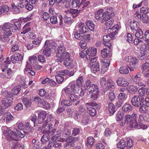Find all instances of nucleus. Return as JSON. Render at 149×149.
<instances>
[{"label":"nucleus","mask_w":149,"mask_h":149,"mask_svg":"<svg viewBox=\"0 0 149 149\" xmlns=\"http://www.w3.org/2000/svg\"><path fill=\"white\" fill-rule=\"evenodd\" d=\"M21 23V21H18L15 22L13 24L9 23H5L2 27L3 31L0 36L1 39L5 41L8 37L12 35V32H14L17 30H19Z\"/></svg>","instance_id":"obj_1"},{"label":"nucleus","mask_w":149,"mask_h":149,"mask_svg":"<svg viewBox=\"0 0 149 149\" xmlns=\"http://www.w3.org/2000/svg\"><path fill=\"white\" fill-rule=\"evenodd\" d=\"M120 23H118L114 26L112 29H110V33L109 35L104 36L103 37V42L104 45L110 48L111 46L110 40L111 39H113L117 33L118 30L120 28Z\"/></svg>","instance_id":"obj_2"},{"label":"nucleus","mask_w":149,"mask_h":149,"mask_svg":"<svg viewBox=\"0 0 149 149\" xmlns=\"http://www.w3.org/2000/svg\"><path fill=\"white\" fill-rule=\"evenodd\" d=\"M138 116L136 113L133 112L131 115H127L125 116V123L129 124V126L131 128H137L139 127V124L137 121Z\"/></svg>","instance_id":"obj_3"},{"label":"nucleus","mask_w":149,"mask_h":149,"mask_svg":"<svg viewBox=\"0 0 149 149\" xmlns=\"http://www.w3.org/2000/svg\"><path fill=\"white\" fill-rule=\"evenodd\" d=\"M86 58L88 62L92 61H96V58L95 57L97 53L96 48L90 47L86 50Z\"/></svg>","instance_id":"obj_4"},{"label":"nucleus","mask_w":149,"mask_h":149,"mask_svg":"<svg viewBox=\"0 0 149 149\" xmlns=\"http://www.w3.org/2000/svg\"><path fill=\"white\" fill-rule=\"evenodd\" d=\"M14 132L13 131H3V133L6 136L12 137V140L14 139V138H17V136L20 138H23L25 136V133L24 131H16Z\"/></svg>","instance_id":"obj_5"},{"label":"nucleus","mask_w":149,"mask_h":149,"mask_svg":"<svg viewBox=\"0 0 149 149\" xmlns=\"http://www.w3.org/2000/svg\"><path fill=\"white\" fill-rule=\"evenodd\" d=\"M62 93L65 97L73 102L78 99L77 95L72 94V91L69 88H66L63 89Z\"/></svg>","instance_id":"obj_6"},{"label":"nucleus","mask_w":149,"mask_h":149,"mask_svg":"<svg viewBox=\"0 0 149 149\" xmlns=\"http://www.w3.org/2000/svg\"><path fill=\"white\" fill-rule=\"evenodd\" d=\"M132 81L138 86H145L146 85L143 81L141 72H139L134 76L131 77Z\"/></svg>","instance_id":"obj_7"},{"label":"nucleus","mask_w":149,"mask_h":149,"mask_svg":"<svg viewBox=\"0 0 149 149\" xmlns=\"http://www.w3.org/2000/svg\"><path fill=\"white\" fill-rule=\"evenodd\" d=\"M97 104L94 102L87 103L86 104L87 111L88 113L91 116H94L96 114V111L93 107L96 106Z\"/></svg>","instance_id":"obj_8"},{"label":"nucleus","mask_w":149,"mask_h":149,"mask_svg":"<svg viewBox=\"0 0 149 149\" xmlns=\"http://www.w3.org/2000/svg\"><path fill=\"white\" fill-rule=\"evenodd\" d=\"M65 48L63 45H60L58 47L56 54V60L58 62L62 61L63 59V55L65 52Z\"/></svg>","instance_id":"obj_9"},{"label":"nucleus","mask_w":149,"mask_h":149,"mask_svg":"<svg viewBox=\"0 0 149 149\" xmlns=\"http://www.w3.org/2000/svg\"><path fill=\"white\" fill-rule=\"evenodd\" d=\"M12 97L3 98L1 101V107L2 109H5L11 106L12 104Z\"/></svg>","instance_id":"obj_10"},{"label":"nucleus","mask_w":149,"mask_h":149,"mask_svg":"<svg viewBox=\"0 0 149 149\" xmlns=\"http://www.w3.org/2000/svg\"><path fill=\"white\" fill-rule=\"evenodd\" d=\"M104 16L101 21L102 23L104 22L106 20L109 19L114 15L112 8L111 7L108 8L107 11L104 12Z\"/></svg>","instance_id":"obj_11"},{"label":"nucleus","mask_w":149,"mask_h":149,"mask_svg":"<svg viewBox=\"0 0 149 149\" xmlns=\"http://www.w3.org/2000/svg\"><path fill=\"white\" fill-rule=\"evenodd\" d=\"M75 28L76 30L81 34L87 33L88 31V28L83 23L81 22L77 24Z\"/></svg>","instance_id":"obj_12"},{"label":"nucleus","mask_w":149,"mask_h":149,"mask_svg":"<svg viewBox=\"0 0 149 149\" xmlns=\"http://www.w3.org/2000/svg\"><path fill=\"white\" fill-rule=\"evenodd\" d=\"M89 66L91 67V71L92 72L95 73L97 71H99L100 68L99 64L98 62L93 61H89Z\"/></svg>","instance_id":"obj_13"},{"label":"nucleus","mask_w":149,"mask_h":149,"mask_svg":"<svg viewBox=\"0 0 149 149\" xmlns=\"http://www.w3.org/2000/svg\"><path fill=\"white\" fill-rule=\"evenodd\" d=\"M100 61L102 63L101 68L102 72L103 73L105 72L108 69V67L109 65V61L107 59H102Z\"/></svg>","instance_id":"obj_14"},{"label":"nucleus","mask_w":149,"mask_h":149,"mask_svg":"<svg viewBox=\"0 0 149 149\" xmlns=\"http://www.w3.org/2000/svg\"><path fill=\"white\" fill-rule=\"evenodd\" d=\"M139 98H138V96H134L132 98L131 102L132 105L136 107H139V105H141L142 103L144 102V100L141 101L140 100Z\"/></svg>","instance_id":"obj_15"},{"label":"nucleus","mask_w":149,"mask_h":149,"mask_svg":"<svg viewBox=\"0 0 149 149\" xmlns=\"http://www.w3.org/2000/svg\"><path fill=\"white\" fill-rule=\"evenodd\" d=\"M6 73L7 76L1 73L0 76L1 77L5 79L6 80L9 79H10L14 75L13 71L10 68L7 70L6 71Z\"/></svg>","instance_id":"obj_16"},{"label":"nucleus","mask_w":149,"mask_h":149,"mask_svg":"<svg viewBox=\"0 0 149 149\" xmlns=\"http://www.w3.org/2000/svg\"><path fill=\"white\" fill-rule=\"evenodd\" d=\"M138 122L139 123L143 122H149V114L146 113L144 115L140 114L139 115Z\"/></svg>","instance_id":"obj_17"},{"label":"nucleus","mask_w":149,"mask_h":149,"mask_svg":"<svg viewBox=\"0 0 149 149\" xmlns=\"http://www.w3.org/2000/svg\"><path fill=\"white\" fill-rule=\"evenodd\" d=\"M47 113L44 111H41L38 114V124H41L45 120L46 117Z\"/></svg>","instance_id":"obj_18"},{"label":"nucleus","mask_w":149,"mask_h":149,"mask_svg":"<svg viewBox=\"0 0 149 149\" xmlns=\"http://www.w3.org/2000/svg\"><path fill=\"white\" fill-rule=\"evenodd\" d=\"M23 59L22 56L21 54L19 53L16 54L14 55H12L11 57V61L13 63H15V62L16 61H21Z\"/></svg>","instance_id":"obj_19"},{"label":"nucleus","mask_w":149,"mask_h":149,"mask_svg":"<svg viewBox=\"0 0 149 149\" xmlns=\"http://www.w3.org/2000/svg\"><path fill=\"white\" fill-rule=\"evenodd\" d=\"M31 69V65L28 62H27L25 69L24 72L26 74L28 73L31 76H34L35 74V72Z\"/></svg>","instance_id":"obj_20"},{"label":"nucleus","mask_w":149,"mask_h":149,"mask_svg":"<svg viewBox=\"0 0 149 149\" xmlns=\"http://www.w3.org/2000/svg\"><path fill=\"white\" fill-rule=\"evenodd\" d=\"M65 12L67 15H71L73 17H75L78 15L79 11L78 10L71 9L65 11Z\"/></svg>","instance_id":"obj_21"},{"label":"nucleus","mask_w":149,"mask_h":149,"mask_svg":"<svg viewBox=\"0 0 149 149\" xmlns=\"http://www.w3.org/2000/svg\"><path fill=\"white\" fill-rule=\"evenodd\" d=\"M98 86L96 85L92 84L90 86L87 90L90 94H92L98 93Z\"/></svg>","instance_id":"obj_22"},{"label":"nucleus","mask_w":149,"mask_h":149,"mask_svg":"<svg viewBox=\"0 0 149 149\" xmlns=\"http://www.w3.org/2000/svg\"><path fill=\"white\" fill-rule=\"evenodd\" d=\"M130 27L132 31H136L137 29L140 27V24L137 21L133 20L130 23Z\"/></svg>","instance_id":"obj_23"},{"label":"nucleus","mask_w":149,"mask_h":149,"mask_svg":"<svg viewBox=\"0 0 149 149\" xmlns=\"http://www.w3.org/2000/svg\"><path fill=\"white\" fill-rule=\"evenodd\" d=\"M103 9H100L95 12V18L97 20L103 18L104 16V12L103 13Z\"/></svg>","instance_id":"obj_24"},{"label":"nucleus","mask_w":149,"mask_h":149,"mask_svg":"<svg viewBox=\"0 0 149 149\" xmlns=\"http://www.w3.org/2000/svg\"><path fill=\"white\" fill-rule=\"evenodd\" d=\"M117 84L120 86H126L128 84L127 80L123 78H119L116 81Z\"/></svg>","instance_id":"obj_25"},{"label":"nucleus","mask_w":149,"mask_h":149,"mask_svg":"<svg viewBox=\"0 0 149 149\" xmlns=\"http://www.w3.org/2000/svg\"><path fill=\"white\" fill-rule=\"evenodd\" d=\"M146 89L144 87H141L138 90L139 95H138V98L140 99V100L141 101H143L144 100V96L145 94Z\"/></svg>","instance_id":"obj_26"},{"label":"nucleus","mask_w":149,"mask_h":149,"mask_svg":"<svg viewBox=\"0 0 149 149\" xmlns=\"http://www.w3.org/2000/svg\"><path fill=\"white\" fill-rule=\"evenodd\" d=\"M10 140L13 142H12V143L10 144V147L11 149H15L19 145V143L17 142L18 139L14 138V139L12 140V137H9Z\"/></svg>","instance_id":"obj_27"},{"label":"nucleus","mask_w":149,"mask_h":149,"mask_svg":"<svg viewBox=\"0 0 149 149\" xmlns=\"http://www.w3.org/2000/svg\"><path fill=\"white\" fill-rule=\"evenodd\" d=\"M86 0H82V1L80 3L79 0H73L72 2V7L73 8H75L78 7L79 8L85 2Z\"/></svg>","instance_id":"obj_28"},{"label":"nucleus","mask_w":149,"mask_h":149,"mask_svg":"<svg viewBox=\"0 0 149 149\" xmlns=\"http://www.w3.org/2000/svg\"><path fill=\"white\" fill-rule=\"evenodd\" d=\"M65 66L68 68H73L74 65L73 64V61L71 58H66L64 61Z\"/></svg>","instance_id":"obj_29"},{"label":"nucleus","mask_w":149,"mask_h":149,"mask_svg":"<svg viewBox=\"0 0 149 149\" xmlns=\"http://www.w3.org/2000/svg\"><path fill=\"white\" fill-rule=\"evenodd\" d=\"M75 73V72L74 70L69 72L68 70H64L59 71L58 73L59 74H61L63 75H67L68 76L70 77L73 76Z\"/></svg>","instance_id":"obj_30"},{"label":"nucleus","mask_w":149,"mask_h":149,"mask_svg":"<svg viewBox=\"0 0 149 149\" xmlns=\"http://www.w3.org/2000/svg\"><path fill=\"white\" fill-rule=\"evenodd\" d=\"M50 131H45V132H43L42 133H44L45 135H43L41 137V141L42 143H44L45 142L48 141L49 140V134Z\"/></svg>","instance_id":"obj_31"},{"label":"nucleus","mask_w":149,"mask_h":149,"mask_svg":"<svg viewBox=\"0 0 149 149\" xmlns=\"http://www.w3.org/2000/svg\"><path fill=\"white\" fill-rule=\"evenodd\" d=\"M133 107L132 105L129 104L125 103L122 107V109L124 112H128L132 111Z\"/></svg>","instance_id":"obj_32"},{"label":"nucleus","mask_w":149,"mask_h":149,"mask_svg":"<svg viewBox=\"0 0 149 149\" xmlns=\"http://www.w3.org/2000/svg\"><path fill=\"white\" fill-rule=\"evenodd\" d=\"M107 109L109 113L113 115L116 111L115 106L113 103H109L108 104Z\"/></svg>","instance_id":"obj_33"},{"label":"nucleus","mask_w":149,"mask_h":149,"mask_svg":"<svg viewBox=\"0 0 149 149\" xmlns=\"http://www.w3.org/2000/svg\"><path fill=\"white\" fill-rule=\"evenodd\" d=\"M117 147L120 149H123L124 148H126V144L123 140H121L117 143Z\"/></svg>","instance_id":"obj_34"},{"label":"nucleus","mask_w":149,"mask_h":149,"mask_svg":"<svg viewBox=\"0 0 149 149\" xmlns=\"http://www.w3.org/2000/svg\"><path fill=\"white\" fill-rule=\"evenodd\" d=\"M86 24L88 29H89L91 31H94L95 26L93 21L89 20L86 22Z\"/></svg>","instance_id":"obj_35"},{"label":"nucleus","mask_w":149,"mask_h":149,"mask_svg":"<svg viewBox=\"0 0 149 149\" xmlns=\"http://www.w3.org/2000/svg\"><path fill=\"white\" fill-rule=\"evenodd\" d=\"M139 108V112L141 113H144L146 112L148 110V107L144 104L142 103Z\"/></svg>","instance_id":"obj_36"},{"label":"nucleus","mask_w":149,"mask_h":149,"mask_svg":"<svg viewBox=\"0 0 149 149\" xmlns=\"http://www.w3.org/2000/svg\"><path fill=\"white\" fill-rule=\"evenodd\" d=\"M58 71L56 72V75H55V78L56 81L58 84H61L64 80V78L62 76H63L62 74H59L58 73Z\"/></svg>","instance_id":"obj_37"},{"label":"nucleus","mask_w":149,"mask_h":149,"mask_svg":"<svg viewBox=\"0 0 149 149\" xmlns=\"http://www.w3.org/2000/svg\"><path fill=\"white\" fill-rule=\"evenodd\" d=\"M109 54V51L107 48H104L101 51V56L103 58H106Z\"/></svg>","instance_id":"obj_38"},{"label":"nucleus","mask_w":149,"mask_h":149,"mask_svg":"<svg viewBox=\"0 0 149 149\" xmlns=\"http://www.w3.org/2000/svg\"><path fill=\"white\" fill-rule=\"evenodd\" d=\"M135 34L136 37L140 38H142L143 37V32L141 29H137Z\"/></svg>","instance_id":"obj_39"},{"label":"nucleus","mask_w":149,"mask_h":149,"mask_svg":"<svg viewBox=\"0 0 149 149\" xmlns=\"http://www.w3.org/2000/svg\"><path fill=\"white\" fill-rule=\"evenodd\" d=\"M124 114L122 111H118L116 114V120L118 121H121L124 116Z\"/></svg>","instance_id":"obj_40"},{"label":"nucleus","mask_w":149,"mask_h":149,"mask_svg":"<svg viewBox=\"0 0 149 149\" xmlns=\"http://www.w3.org/2000/svg\"><path fill=\"white\" fill-rule=\"evenodd\" d=\"M87 142L86 143V146L90 148L91 146L93 145L94 142L95 140L92 137L90 136L87 138Z\"/></svg>","instance_id":"obj_41"},{"label":"nucleus","mask_w":149,"mask_h":149,"mask_svg":"<svg viewBox=\"0 0 149 149\" xmlns=\"http://www.w3.org/2000/svg\"><path fill=\"white\" fill-rule=\"evenodd\" d=\"M30 23H27L24 26L22 29V31L21 32V34H25L30 30L31 28L29 25Z\"/></svg>","instance_id":"obj_42"},{"label":"nucleus","mask_w":149,"mask_h":149,"mask_svg":"<svg viewBox=\"0 0 149 149\" xmlns=\"http://www.w3.org/2000/svg\"><path fill=\"white\" fill-rule=\"evenodd\" d=\"M6 115V120L7 123L13 120L14 119V117L10 113H7L6 114H4V115H3L2 117L4 118V116L6 117L5 115Z\"/></svg>","instance_id":"obj_43"},{"label":"nucleus","mask_w":149,"mask_h":149,"mask_svg":"<svg viewBox=\"0 0 149 149\" xmlns=\"http://www.w3.org/2000/svg\"><path fill=\"white\" fill-rule=\"evenodd\" d=\"M140 54L141 57L140 58L141 60L143 59L148 54V52L146 50L142 48H140Z\"/></svg>","instance_id":"obj_44"},{"label":"nucleus","mask_w":149,"mask_h":149,"mask_svg":"<svg viewBox=\"0 0 149 149\" xmlns=\"http://www.w3.org/2000/svg\"><path fill=\"white\" fill-rule=\"evenodd\" d=\"M126 149H130L133 145V142L132 139L130 138H127L126 141Z\"/></svg>","instance_id":"obj_45"},{"label":"nucleus","mask_w":149,"mask_h":149,"mask_svg":"<svg viewBox=\"0 0 149 149\" xmlns=\"http://www.w3.org/2000/svg\"><path fill=\"white\" fill-rule=\"evenodd\" d=\"M108 95L109 100L111 101H113L116 97L115 95L113 90H110L109 91Z\"/></svg>","instance_id":"obj_46"},{"label":"nucleus","mask_w":149,"mask_h":149,"mask_svg":"<svg viewBox=\"0 0 149 149\" xmlns=\"http://www.w3.org/2000/svg\"><path fill=\"white\" fill-rule=\"evenodd\" d=\"M70 87L71 88L73 92H74L76 93H78L79 89L78 88V90H76V85L73 82H71L69 84Z\"/></svg>","instance_id":"obj_47"},{"label":"nucleus","mask_w":149,"mask_h":149,"mask_svg":"<svg viewBox=\"0 0 149 149\" xmlns=\"http://www.w3.org/2000/svg\"><path fill=\"white\" fill-rule=\"evenodd\" d=\"M21 87L20 85H17L14 87L12 90V91L13 92V94L15 95H17L19 92Z\"/></svg>","instance_id":"obj_48"},{"label":"nucleus","mask_w":149,"mask_h":149,"mask_svg":"<svg viewBox=\"0 0 149 149\" xmlns=\"http://www.w3.org/2000/svg\"><path fill=\"white\" fill-rule=\"evenodd\" d=\"M121 74H127L129 72L128 68L125 66H122L119 70Z\"/></svg>","instance_id":"obj_49"},{"label":"nucleus","mask_w":149,"mask_h":149,"mask_svg":"<svg viewBox=\"0 0 149 149\" xmlns=\"http://www.w3.org/2000/svg\"><path fill=\"white\" fill-rule=\"evenodd\" d=\"M142 70L143 72L149 71V63L146 62L142 66Z\"/></svg>","instance_id":"obj_50"},{"label":"nucleus","mask_w":149,"mask_h":149,"mask_svg":"<svg viewBox=\"0 0 149 149\" xmlns=\"http://www.w3.org/2000/svg\"><path fill=\"white\" fill-rule=\"evenodd\" d=\"M138 62V60L136 58L131 57L129 60L130 65H135Z\"/></svg>","instance_id":"obj_51"},{"label":"nucleus","mask_w":149,"mask_h":149,"mask_svg":"<svg viewBox=\"0 0 149 149\" xmlns=\"http://www.w3.org/2000/svg\"><path fill=\"white\" fill-rule=\"evenodd\" d=\"M23 102L24 105L27 107H29L31 105V103L30 100H28L26 98H24L23 99Z\"/></svg>","instance_id":"obj_52"},{"label":"nucleus","mask_w":149,"mask_h":149,"mask_svg":"<svg viewBox=\"0 0 149 149\" xmlns=\"http://www.w3.org/2000/svg\"><path fill=\"white\" fill-rule=\"evenodd\" d=\"M83 79V77L81 76V77H79L77 79V85L78 87V88H79L81 86L84 81Z\"/></svg>","instance_id":"obj_53"},{"label":"nucleus","mask_w":149,"mask_h":149,"mask_svg":"<svg viewBox=\"0 0 149 149\" xmlns=\"http://www.w3.org/2000/svg\"><path fill=\"white\" fill-rule=\"evenodd\" d=\"M138 90V87L137 86L131 85L129 87V91L130 92H132L133 93H135Z\"/></svg>","instance_id":"obj_54"},{"label":"nucleus","mask_w":149,"mask_h":149,"mask_svg":"<svg viewBox=\"0 0 149 149\" xmlns=\"http://www.w3.org/2000/svg\"><path fill=\"white\" fill-rule=\"evenodd\" d=\"M12 9L14 13L15 14H18L20 13V10L17 8L14 3H12L11 4Z\"/></svg>","instance_id":"obj_55"},{"label":"nucleus","mask_w":149,"mask_h":149,"mask_svg":"<svg viewBox=\"0 0 149 149\" xmlns=\"http://www.w3.org/2000/svg\"><path fill=\"white\" fill-rule=\"evenodd\" d=\"M72 101L67 100H63L61 101L62 105L69 106L72 104Z\"/></svg>","instance_id":"obj_56"},{"label":"nucleus","mask_w":149,"mask_h":149,"mask_svg":"<svg viewBox=\"0 0 149 149\" xmlns=\"http://www.w3.org/2000/svg\"><path fill=\"white\" fill-rule=\"evenodd\" d=\"M8 65L7 64L5 63H2L0 65V67H1V69L3 72L6 71L7 70L9 69L8 68Z\"/></svg>","instance_id":"obj_57"},{"label":"nucleus","mask_w":149,"mask_h":149,"mask_svg":"<svg viewBox=\"0 0 149 149\" xmlns=\"http://www.w3.org/2000/svg\"><path fill=\"white\" fill-rule=\"evenodd\" d=\"M50 21L51 23L53 24H55L58 23L57 17L55 15L50 17Z\"/></svg>","instance_id":"obj_58"},{"label":"nucleus","mask_w":149,"mask_h":149,"mask_svg":"<svg viewBox=\"0 0 149 149\" xmlns=\"http://www.w3.org/2000/svg\"><path fill=\"white\" fill-rule=\"evenodd\" d=\"M87 42L86 40L85 39H82L81 40L79 43V45L81 47L82 49L85 48L87 46Z\"/></svg>","instance_id":"obj_59"},{"label":"nucleus","mask_w":149,"mask_h":149,"mask_svg":"<svg viewBox=\"0 0 149 149\" xmlns=\"http://www.w3.org/2000/svg\"><path fill=\"white\" fill-rule=\"evenodd\" d=\"M44 55L47 57H49L51 54V49L50 48H47L44 49L43 51Z\"/></svg>","instance_id":"obj_60"},{"label":"nucleus","mask_w":149,"mask_h":149,"mask_svg":"<svg viewBox=\"0 0 149 149\" xmlns=\"http://www.w3.org/2000/svg\"><path fill=\"white\" fill-rule=\"evenodd\" d=\"M144 38L145 41L146 43L148 44L149 43V30H147L144 33Z\"/></svg>","instance_id":"obj_61"},{"label":"nucleus","mask_w":149,"mask_h":149,"mask_svg":"<svg viewBox=\"0 0 149 149\" xmlns=\"http://www.w3.org/2000/svg\"><path fill=\"white\" fill-rule=\"evenodd\" d=\"M78 31H77L75 32L74 34V36L76 39L78 40H80L82 39L83 36L81 35L82 34H81L80 32H78Z\"/></svg>","instance_id":"obj_62"},{"label":"nucleus","mask_w":149,"mask_h":149,"mask_svg":"<svg viewBox=\"0 0 149 149\" xmlns=\"http://www.w3.org/2000/svg\"><path fill=\"white\" fill-rule=\"evenodd\" d=\"M64 21L66 24H70L72 22V20L70 17H68L65 15L64 17Z\"/></svg>","instance_id":"obj_63"},{"label":"nucleus","mask_w":149,"mask_h":149,"mask_svg":"<svg viewBox=\"0 0 149 149\" xmlns=\"http://www.w3.org/2000/svg\"><path fill=\"white\" fill-rule=\"evenodd\" d=\"M37 58L36 56L33 55L29 58V61L31 64L34 63L36 62Z\"/></svg>","instance_id":"obj_64"}]
</instances>
